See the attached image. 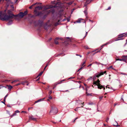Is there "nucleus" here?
<instances>
[{
	"label": "nucleus",
	"mask_w": 127,
	"mask_h": 127,
	"mask_svg": "<svg viewBox=\"0 0 127 127\" xmlns=\"http://www.w3.org/2000/svg\"><path fill=\"white\" fill-rule=\"evenodd\" d=\"M116 61H123L124 62H125V60L123 59H116Z\"/></svg>",
	"instance_id": "obj_15"
},
{
	"label": "nucleus",
	"mask_w": 127,
	"mask_h": 127,
	"mask_svg": "<svg viewBox=\"0 0 127 127\" xmlns=\"http://www.w3.org/2000/svg\"><path fill=\"white\" fill-rule=\"evenodd\" d=\"M95 63L97 64H100V63H99L97 62H96Z\"/></svg>",
	"instance_id": "obj_42"
},
{
	"label": "nucleus",
	"mask_w": 127,
	"mask_h": 127,
	"mask_svg": "<svg viewBox=\"0 0 127 127\" xmlns=\"http://www.w3.org/2000/svg\"><path fill=\"white\" fill-rule=\"evenodd\" d=\"M111 9V7L110 6H109L108 7V8L106 9V10H110Z\"/></svg>",
	"instance_id": "obj_51"
},
{
	"label": "nucleus",
	"mask_w": 127,
	"mask_h": 127,
	"mask_svg": "<svg viewBox=\"0 0 127 127\" xmlns=\"http://www.w3.org/2000/svg\"><path fill=\"white\" fill-rule=\"evenodd\" d=\"M85 48L86 49H88L89 48L88 47V46H85Z\"/></svg>",
	"instance_id": "obj_58"
},
{
	"label": "nucleus",
	"mask_w": 127,
	"mask_h": 127,
	"mask_svg": "<svg viewBox=\"0 0 127 127\" xmlns=\"http://www.w3.org/2000/svg\"><path fill=\"white\" fill-rule=\"evenodd\" d=\"M58 112V109L56 107H52V109L50 110V113L52 115H55Z\"/></svg>",
	"instance_id": "obj_3"
},
{
	"label": "nucleus",
	"mask_w": 127,
	"mask_h": 127,
	"mask_svg": "<svg viewBox=\"0 0 127 127\" xmlns=\"http://www.w3.org/2000/svg\"><path fill=\"white\" fill-rule=\"evenodd\" d=\"M92 78H93L92 77H89V78L88 79V80H90L91 79H92Z\"/></svg>",
	"instance_id": "obj_43"
},
{
	"label": "nucleus",
	"mask_w": 127,
	"mask_h": 127,
	"mask_svg": "<svg viewBox=\"0 0 127 127\" xmlns=\"http://www.w3.org/2000/svg\"><path fill=\"white\" fill-rule=\"evenodd\" d=\"M49 99H52V97L50 96H49Z\"/></svg>",
	"instance_id": "obj_52"
},
{
	"label": "nucleus",
	"mask_w": 127,
	"mask_h": 127,
	"mask_svg": "<svg viewBox=\"0 0 127 127\" xmlns=\"http://www.w3.org/2000/svg\"><path fill=\"white\" fill-rule=\"evenodd\" d=\"M34 12L35 13V14H36L38 12H37L36 9H35L34 10Z\"/></svg>",
	"instance_id": "obj_48"
},
{
	"label": "nucleus",
	"mask_w": 127,
	"mask_h": 127,
	"mask_svg": "<svg viewBox=\"0 0 127 127\" xmlns=\"http://www.w3.org/2000/svg\"><path fill=\"white\" fill-rule=\"evenodd\" d=\"M123 57L124 58H127V56H123Z\"/></svg>",
	"instance_id": "obj_57"
},
{
	"label": "nucleus",
	"mask_w": 127,
	"mask_h": 127,
	"mask_svg": "<svg viewBox=\"0 0 127 127\" xmlns=\"http://www.w3.org/2000/svg\"><path fill=\"white\" fill-rule=\"evenodd\" d=\"M56 1L55 0L54 1H52L51 2V3L52 4H56V5H56L57 6V8L58 7H60L61 3L60 2H57L56 3Z\"/></svg>",
	"instance_id": "obj_4"
},
{
	"label": "nucleus",
	"mask_w": 127,
	"mask_h": 127,
	"mask_svg": "<svg viewBox=\"0 0 127 127\" xmlns=\"http://www.w3.org/2000/svg\"><path fill=\"white\" fill-rule=\"evenodd\" d=\"M66 19L67 20V22H69L70 20V17L67 18H66Z\"/></svg>",
	"instance_id": "obj_26"
},
{
	"label": "nucleus",
	"mask_w": 127,
	"mask_h": 127,
	"mask_svg": "<svg viewBox=\"0 0 127 127\" xmlns=\"http://www.w3.org/2000/svg\"><path fill=\"white\" fill-rule=\"evenodd\" d=\"M85 63V62H83V64H82V66H84V65Z\"/></svg>",
	"instance_id": "obj_47"
},
{
	"label": "nucleus",
	"mask_w": 127,
	"mask_h": 127,
	"mask_svg": "<svg viewBox=\"0 0 127 127\" xmlns=\"http://www.w3.org/2000/svg\"><path fill=\"white\" fill-rule=\"evenodd\" d=\"M110 68H111L112 69H114L113 68V66H110L108 68V69H109Z\"/></svg>",
	"instance_id": "obj_38"
},
{
	"label": "nucleus",
	"mask_w": 127,
	"mask_h": 127,
	"mask_svg": "<svg viewBox=\"0 0 127 127\" xmlns=\"http://www.w3.org/2000/svg\"><path fill=\"white\" fill-rule=\"evenodd\" d=\"M16 115V113H14V114H13V115H12L11 116V117H13V116H15V115Z\"/></svg>",
	"instance_id": "obj_33"
},
{
	"label": "nucleus",
	"mask_w": 127,
	"mask_h": 127,
	"mask_svg": "<svg viewBox=\"0 0 127 127\" xmlns=\"http://www.w3.org/2000/svg\"><path fill=\"white\" fill-rule=\"evenodd\" d=\"M21 113H26V111H22L21 112Z\"/></svg>",
	"instance_id": "obj_60"
},
{
	"label": "nucleus",
	"mask_w": 127,
	"mask_h": 127,
	"mask_svg": "<svg viewBox=\"0 0 127 127\" xmlns=\"http://www.w3.org/2000/svg\"><path fill=\"white\" fill-rule=\"evenodd\" d=\"M39 23L40 24V26H41L42 25L43 23V21H42L39 20Z\"/></svg>",
	"instance_id": "obj_17"
},
{
	"label": "nucleus",
	"mask_w": 127,
	"mask_h": 127,
	"mask_svg": "<svg viewBox=\"0 0 127 127\" xmlns=\"http://www.w3.org/2000/svg\"><path fill=\"white\" fill-rule=\"evenodd\" d=\"M59 24V23L58 22H57L54 24V25L55 26H58Z\"/></svg>",
	"instance_id": "obj_31"
},
{
	"label": "nucleus",
	"mask_w": 127,
	"mask_h": 127,
	"mask_svg": "<svg viewBox=\"0 0 127 127\" xmlns=\"http://www.w3.org/2000/svg\"><path fill=\"white\" fill-rule=\"evenodd\" d=\"M87 95L88 96H92V94H88Z\"/></svg>",
	"instance_id": "obj_34"
},
{
	"label": "nucleus",
	"mask_w": 127,
	"mask_h": 127,
	"mask_svg": "<svg viewBox=\"0 0 127 127\" xmlns=\"http://www.w3.org/2000/svg\"><path fill=\"white\" fill-rule=\"evenodd\" d=\"M86 4H85L84 5V6H85L86 7L85 8V10L84 11V13L85 14V16L86 17V18H87V14L88 13L87 12V7Z\"/></svg>",
	"instance_id": "obj_7"
},
{
	"label": "nucleus",
	"mask_w": 127,
	"mask_h": 127,
	"mask_svg": "<svg viewBox=\"0 0 127 127\" xmlns=\"http://www.w3.org/2000/svg\"><path fill=\"white\" fill-rule=\"evenodd\" d=\"M57 7V6L56 5H55L54 6H52V5H51L49 6L48 7H47L46 6H44V9L45 10H46L48 9L51 8H56Z\"/></svg>",
	"instance_id": "obj_5"
},
{
	"label": "nucleus",
	"mask_w": 127,
	"mask_h": 127,
	"mask_svg": "<svg viewBox=\"0 0 127 127\" xmlns=\"http://www.w3.org/2000/svg\"><path fill=\"white\" fill-rule=\"evenodd\" d=\"M46 16H47V15H44V16L43 17H44V18H45V17H46Z\"/></svg>",
	"instance_id": "obj_64"
},
{
	"label": "nucleus",
	"mask_w": 127,
	"mask_h": 127,
	"mask_svg": "<svg viewBox=\"0 0 127 127\" xmlns=\"http://www.w3.org/2000/svg\"><path fill=\"white\" fill-rule=\"evenodd\" d=\"M97 88L99 89H101L102 88H103V86L102 85H100V84L97 85Z\"/></svg>",
	"instance_id": "obj_12"
},
{
	"label": "nucleus",
	"mask_w": 127,
	"mask_h": 127,
	"mask_svg": "<svg viewBox=\"0 0 127 127\" xmlns=\"http://www.w3.org/2000/svg\"><path fill=\"white\" fill-rule=\"evenodd\" d=\"M91 2V0H87L86 2V3L87 4H89Z\"/></svg>",
	"instance_id": "obj_21"
},
{
	"label": "nucleus",
	"mask_w": 127,
	"mask_h": 127,
	"mask_svg": "<svg viewBox=\"0 0 127 127\" xmlns=\"http://www.w3.org/2000/svg\"><path fill=\"white\" fill-rule=\"evenodd\" d=\"M16 80H14V81H12V82H11V83H13L14 82H16Z\"/></svg>",
	"instance_id": "obj_59"
},
{
	"label": "nucleus",
	"mask_w": 127,
	"mask_h": 127,
	"mask_svg": "<svg viewBox=\"0 0 127 127\" xmlns=\"http://www.w3.org/2000/svg\"><path fill=\"white\" fill-rule=\"evenodd\" d=\"M55 43L56 44H58V42L57 40H55Z\"/></svg>",
	"instance_id": "obj_27"
},
{
	"label": "nucleus",
	"mask_w": 127,
	"mask_h": 127,
	"mask_svg": "<svg viewBox=\"0 0 127 127\" xmlns=\"http://www.w3.org/2000/svg\"><path fill=\"white\" fill-rule=\"evenodd\" d=\"M96 77H97L96 76V75L95 74V76H94V77H93V80H95L96 78Z\"/></svg>",
	"instance_id": "obj_23"
},
{
	"label": "nucleus",
	"mask_w": 127,
	"mask_h": 127,
	"mask_svg": "<svg viewBox=\"0 0 127 127\" xmlns=\"http://www.w3.org/2000/svg\"><path fill=\"white\" fill-rule=\"evenodd\" d=\"M8 95V94H7V95H5V96L4 97L3 101H4V102H5L6 98L7 96Z\"/></svg>",
	"instance_id": "obj_28"
},
{
	"label": "nucleus",
	"mask_w": 127,
	"mask_h": 127,
	"mask_svg": "<svg viewBox=\"0 0 127 127\" xmlns=\"http://www.w3.org/2000/svg\"><path fill=\"white\" fill-rule=\"evenodd\" d=\"M88 104L89 105H93L94 104L93 102H91L89 103H88Z\"/></svg>",
	"instance_id": "obj_24"
},
{
	"label": "nucleus",
	"mask_w": 127,
	"mask_h": 127,
	"mask_svg": "<svg viewBox=\"0 0 127 127\" xmlns=\"http://www.w3.org/2000/svg\"><path fill=\"white\" fill-rule=\"evenodd\" d=\"M43 71L41 72L38 75L37 77L41 75L43 73Z\"/></svg>",
	"instance_id": "obj_22"
},
{
	"label": "nucleus",
	"mask_w": 127,
	"mask_h": 127,
	"mask_svg": "<svg viewBox=\"0 0 127 127\" xmlns=\"http://www.w3.org/2000/svg\"><path fill=\"white\" fill-rule=\"evenodd\" d=\"M92 65V64H89V65H88L87 67H89V66H91Z\"/></svg>",
	"instance_id": "obj_53"
},
{
	"label": "nucleus",
	"mask_w": 127,
	"mask_h": 127,
	"mask_svg": "<svg viewBox=\"0 0 127 127\" xmlns=\"http://www.w3.org/2000/svg\"><path fill=\"white\" fill-rule=\"evenodd\" d=\"M119 38H121L124 36H125V37H126L127 36V33L125 34H124V33L122 34L121 35H119Z\"/></svg>",
	"instance_id": "obj_9"
},
{
	"label": "nucleus",
	"mask_w": 127,
	"mask_h": 127,
	"mask_svg": "<svg viewBox=\"0 0 127 127\" xmlns=\"http://www.w3.org/2000/svg\"><path fill=\"white\" fill-rule=\"evenodd\" d=\"M10 7L14 9V6L13 5H10Z\"/></svg>",
	"instance_id": "obj_37"
},
{
	"label": "nucleus",
	"mask_w": 127,
	"mask_h": 127,
	"mask_svg": "<svg viewBox=\"0 0 127 127\" xmlns=\"http://www.w3.org/2000/svg\"><path fill=\"white\" fill-rule=\"evenodd\" d=\"M4 13H2V11H0V19L1 18H3L4 16L2 15Z\"/></svg>",
	"instance_id": "obj_13"
},
{
	"label": "nucleus",
	"mask_w": 127,
	"mask_h": 127,
	"mask_svg": "<svg viewBox=\"0 0 127 127\" xmlns=\"http://www.w3.org/2000/svg\"><path fill=\"white\" fill-rule=\"evenodd\" d=\"M42 8H43V7L41 6H38L36 7H35V9H37L38 10H40L42 9Z\"/></svg>",
	"instance_id": "obj_10"
},
{
	"label": "nucleus",
	"mask_w": 127,
	"mask_h": 127,
	"mask_svg": "<svg viewBox=\"0 0 127 127\" xmlns=\"http://www.w3.org/2000/svg\"><path fill=\"white\" fill-rule=\"evenodd\" d=\"M8 13L9 14V15H7L6 13H4L2 15L3 16H4L3 18H0V20L2 21H6L8 20L9 19L12 18L13 17H11V14H13L12 13V12L11 10H8L7 11Z\"/></svg>",
	"instance_id": "obj_1"
},
{
	"label": "nucleus",
	"mask_w": 127,
	"mask_h": 127,
	"mask_svg": "<svg viewBox=\"0 0 127 127\" xmlns=\"http://www.w3.org/2000/svg\"><path fill=\"white\" fill-rule=\"evenodd\" d=\"M12 23V21L11 20L9 21V22L7 24V25H9L11 24Z\"/></svg>",
	"instance_id": "obj_16"
},
{
	"label": "nucleus",
	"mask_w": 127,
	"mask_h": 127,
	"mask_svg": "<svg viewBox=\"0 0 127 127\" xmlns=\"http://www.w3.org/2000/svg\"><path fill=\"white\" fill-rule=\"evenodd\" d=\"M97 77L98 78L101 75H102V74H101V72H98L95 74Z\"/></svg>",
	"instance_id": "obj_8"
},
{
	"label": "nucleus",
	"mask_w": 127,
	"mask_h": 127,
	"mask_svg": "<svg viewBox=\"0 0 127 127\" xmlns=\"http://www.w3.org/2000/svg\"><path fill=\"white\" fill-rule=\"evenodd\" d=\"M42 13L41 12H37L36 14V16H39V15L41 14Z\"/></svg>",
	"instance_id": "obj_14"
},
{
	"label": "nucleus",
	"mask_w": 127,
	"mask_h": 127,
	"mask_svg": "<svg viewBox=\"0 0 127 127\" xmlns=\"http://www.w3.org/2000/svg\"><path fill=\"white\" fill-rule=\"evenodd\" d=\"M1 102L3 103L4 104H5V102H4V101H2Z\"/></svg>",
	"instance_id": "obj_55"
},
{
	"label": "nucleus",
	"mask_w": 127,
	"mask_h": 127,
	"mask_svg": "<svg viewBox=\"0 0 127 127\" xmlns=\"http://www.w3.org/2000/svg\"><path fill=\"white\" fill-rule=\"evenodd\" d=\"M101 74H102V75H103L105 73H106V71H105L103 72H101Z\"/></svg>",
	"instance_id": "obj_32"
},
{
	"label": "nucleus",
	"mask_w": 127,
	"mask_h": 127,
	"mask_svg": "<svg viewBox=\"0 0 127 127\" xmlns=\"http://www.w3.org/2000/svg\"><path fill=\"white\" fill-rule=\"evenodd\" d=\"M18 0H14V2L15 3H16L17 1H18Z\"/></svg>",
	"instance_id": "obj_63"
},
{
	"label": "nucleus",
	"mask_w": 127,
	"mask_h": 127,
	"mask_svg": "<svg viewBox=\"0 0 127 127\" xmlns=\"http://www.w3.org/2000/svg\"><path fill=\"white\" fill-rule=\"evenodd\" d=\"M8 86V89L9 90H10L12 88V87L10 85H7Z\"/></svg>",
	"instance_id": "obj_19"
},
{
	"label": "nucleus",
	"mask_w": 127,
	"mask_h": 127,
	"mask_svg": "<svg viewBox=\"0 0 127 127\" xmlns=\"http://www.w3.org/2000/svg\"><path fill=\"white\" fill-rule=\"evenodd\" d=\"M109 119V117H107V118L106 120V122H108Z\"/></svg>",
	"instance_id": "obj_39"
},
{
	"label": "nucleus",
	"mask_w": 127,
	"mask_h": 127,
	"mask_svg": "<svg viewBox=\"0 0 127 127\" xmlns=\"http://www.w3.org/2000/svg\"><path fill=\"white\" fill-rule=\"evenodd\" d=\"M37 4V3H35L33 4L32 5H31L29 7V8L30 9H32V6L36 4Z\"/></svg>",
	"instance_id": "obj_20"
},
{
	"label": "nucleus",
	"mask_w": 127,
	"mask_h": 127,
	"mask_svg": "<svg viewBox=\"0 0 127 127\" xmlns=\"http://www.w3.org/2000/svg\"><path fill=\"white\" fill-rule=\"evenodd\" d=\"M40 100H39V99L38 100H37L36 101H35V103H37V102H40Z\"/></svg>",
	"instance_id": "obj_36"
},
{
	"label": "nucleus",
	"mask_w": 127,
	"mask_h": 127,
	"mask_svg": "<svg viewBox=\"0 0 127 127\" xmlns=\"http://www.w3.org/2000/svg\"><path fill=\"white\" fill-rule=\"evenodd\" d=\"M76 55L77 56H79L80 57H82V55H78V54H76Z\"/></svg>",
	"instance_id": "obj_40"
},
{
	"label": "nucleus",
	"mask_w": 127,
	"mask_h": 127,
	"mask_svg": "<svg viewBox=\"0 0 127 127\" xmlns=\"http://www.w3.org/2000/svg\"><path fill=\"white\" fill-rule=\"evenodd\" d=\"M126 43L124 45V47L125 46L127 45V39H126Z\"/></svg>",
	"instance_id": "obj_44"
},
{
	"label": "nucleus",
	"mask_w": 127,
	"mask_h": 127,
	"mask_svg": "<svg viewBox=\"0 0 127 127\" xmlns=\"http://www.w3.org/2000/svg\"><path fill=\"white\" fill-rule=\"evenodd\" d=\"M36 3H37V4H41L42 3L40 2H36Z\"/></svg>",
	"instance_id": "obj_46"
},
{
	"label": "nucleus",
	"mask_w": 127,
	"mask_h": 127,
	"mask_svg": "<svg viewBox=\"0 0 127 127\" xmlns=\"http://www.w3.org/2000/svg\"><path fill=\"white\" fill-rule=\"evenodd\" d=\"M44 99H45V98H42V99H39V100H40V101H43V100Z\"/></svg>",
	"instance_id": "obj_50"
},
{
	"label": "nucleus",
	"mask_w": 127,
	"mask_h": 127,
	"mask_svg": "<svg viewBox=\"0 0 127 127\" xmlns=\"http://www.w3.org/2000/svg\"><path fill=\"white\" fill-rule=\"evenodd\" d=\"M26 83H27V82H22V83H21V84L23 85H24Z\"/></svg>",
	"instance_id": "obj_29"
},
{
	"label": "nucleus",
	"mask_w": 127,
	"mask_h": 127,
	"mask_svg": "<svg viewBox=\"0 0 127 127\" xmlns=\"http://www.w3.org/2000/svg\"><path fill=\"white\" fill-rule=\"evenodd\" d=\"M29 119L33 120L35 121L36 119L34 118L32 116H29Z\"/></svg>",
	"instance_id": "obj_11"
},
{
	"label": "nucleus",
	"mask_w": 127,
	"mask_h": 127,
	"mask_svg": "<svg viewBox=\"0 0 127 127\" xmlns=\"http://www.w3.org/2000/svg\"><path fill=\"white\" fill-rule=\"evenodd\" d=\"M15 112L16 113H18L19 112V111L18 110H16L15 111Z\"/></svg>",
	"instance_id": "obj_41"
},
{
	"label": "nucleus",
	"mask_w": 127,
	"mask_h": 127,
	"mask_svg": "<svg viewBox=\"0 0 127 127\" xmlns=\"http://www.w3.org/2000/svg\"><path fill=\"white\" fill-rule=\"evenodd\" d=\"M28 12L27 11H25L24 13L23 12H20L18 14L14 15V14H11V17L19 16L20 18H22L24 16L27 14Z\"/></svg>",
	"instance_id": "obj_2"
},
{
	"label": "nucleus",
	"mask_w": 127,
	"mask_h": 127,
	"mask_svg": "<svg viewBox=\"0 0 127 127\" xmlns=\"http://www.w3.org/2000/svg\"><path fill=\"white\" fill-rule=\"evenodd\" d=\"M52 39V38H50L49 39V41L51 40Z\"/></svg>",
	"instance_id": "obj_61"
},
{
	"label": "nucleus",
	"mask_w": 127,
	"mask_h": 127,
	"mask_svg": "<svg viewBox=\"0 0 127 127\" xmlns=\"http://www.w3.org/2000/svg\"><path fill=\"white\" fill-rule=\"evenodd\" d=\"M100 81L99 79H98L97 81H94L93 82V84L97 86L98 85L100 84Z\"/></svg>",
	"instance_id": "obj_6"
},
{
	"label": "nucleus",
	"mask_w": 127,
	"mask_h": 127,
	"mask_svg": "<svg viewBox=\"0 0 127 127\" xmlns=\"http://www.w3.org/2000/svg\"><path fill=\"white\" fill-rule=\"evenodd\" d=\"M120 73L121 74H122L124 75H127V74H126V73H123V72H121Z\"/></svg>",
	"instance_id": "obj_30"
},
{
	"label": "nucleus",
	"mask_w": 127,
	"mask_h": 127,
	"mask_svg": "<svg viewBox=\"0 0 127 127\" xmlns=\"http://www.w3.org/2000/svg\"><path fill=\"white\" fill-rule=\"evenodd\" d=\"M59 39H60L59 38V37H57L55 38V40H58Z\"/></svg>",
	"instance_id": "obj_49"
},
{
	"label": "nucleus",
	"mask_w": 127,
	"mask_h": 127,
	"mask_svg": "<svg viewBox=\"0 0 127 127\" xmlns=\"http://www.w3.org/2000/svg\"><path fill=\"white\" fill-rule=\"evenodd\" d=\"M85 66V65H84L83 66H82V67H81L80 69H79V70H80L81 69L84 67V66Z\"/></svg>",
	"instance_id": "obj_56"
},
{
	"label": "nucleus",
	"mask_w": 127,
	"mask_h": 127,
	"mask_svg": "<svg viewBox=\"0 0 127 127\" xmlns=\"http://www.w3.org/2000/svg\"><path fill=\"white\" fill-rule=\"evenodd\" d=\"M80 107H77V108H76V109H75L74 110L75 111H78V108H80Z\"/></svg>",
	"instance_id": "obj_35"
},
{
	"label": "nucleus",
	"mask_w": 127,
	"mask_h": 127,
	"mask_svg": "<svg viewBox=\"0 0 127 127\" xmlns=\"http://www.w3.org/2000/svg\"><path fill=\"white\" fill-rule=\"evenodd\" d=\"M64 80H62V81H61L60 82L58 83V84H59L61 83H62V82L64 81Z\"/></svg>",
	"instance_id": "obj_45"
},
{
	"label": "nucleus",
	"mask_w": 127,
	"mask_h": 127,
	"mask_svg": "<svg viewBox=\"0 0 127 127\" xmlns=\"http://www.w3.org/2000/svg\"><path fill=\"white\" fill-rule=\"evenodd\" d=\"M83 20V19H82L81 18H80L78 19V20L76 22L77 23H79L81 22V21L82 20Z\"/></svg>",
	"instance_id": "obj_18"
},
{
	"label": "nucleus",
	"mask_w": 127,
	"mask_h": 127,
	"mask_svg": "<svg viewBox=\"0 0 127 127\" xmlns=\"http://www.w3.org/2000/svg\"><path fill=\"white\" fill-rule=\"evenodd\" d=\"M7 106L8 107H11L10 106V105L9 104L7 105Z\"/></svg>",
	"instance_id": "obj_54"
},
{
	"label": "nucleus",
	"mask_w": 127,
	"mask_h": 127,
	"mask_svg": "<svg viewBox=\"0 0 127 127\" xmlns=\"http://www.w3.org/2000/svg\"><path fill=\"white\" fill-rule=\"evenodd\" d=\"M119 39L116 40V41H118V40H120L122 39Z\"/></svg>",
	"instance_id": "obj_62"
},
{
	"label": "nucleus",
	"mask_w": 127,
	"mask_h": 127,
	"mask_svg": "<svg viewBox=\"0 0 127 127\" xmlns=\"http://www.w3.org/2000/svg\"><path fill=\"white\" fill-rule=\"evenodd\" d=\"M73 1H71V2H68V3H67V4L68 5H71V4H72V3H73Z\"/></svg>",
	"instance_id": "obj_25"
}]
</instances>
